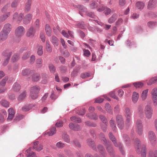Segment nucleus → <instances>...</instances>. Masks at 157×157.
Listing matches in <instances>:
<instances>
[{
	"instance_id": "46",
	"label": "nucleus",
	"mask_w": 157,
	"mask_h": 157,
	"mask_svg": "<svg viewBox=\"0 0 157 157\" xmlns=\"http://www.w3.org/2000/svg\"><path fill=\"white\" fill-rule=\"evenodd\" d=\"M43 47L42 45H40L38 47L37 53L40 56H42L43 54Z\"/></svg>"
},
{
	"instance_id": "23",
	"label": "nucleus",
	"mask_w": 157,
	"mask_h": 157,
	"mask_svg": "<svg viewBox=\"0 0 157 157\" xmlns=\"http://www.w3.org/2000/svg\"><path fill=\"white\" fill-rule=\"evenodd\" d=\"M56 130L55 127H52L51 128L49 132H47L44 133L45 135H48L49 136H52L55 134L56 133Z\"/></svg>"
},
{
	"instance_id": "21",
	"label": "nucleus",
	"mask_w": 157,
	"mask_h": 157,
	"mask_svg": "<svg viewBox=\"0 0 157 157\" xmlns=\"http://www.w3.org/2000/svg\"><path fill=\"white\" fill-rule=\"evenodd\" d=\"M10 15V12H8L0 16V22L5 21Z\"/></svg>"
},
{
	"instance_id": "19",
	"label": "nucleus",
	"mask_w": 157,
	"mask_h": 157,
	"mask_svg": "<svg viewBox=\"0 0 157 157\" xmlns=\"http://www.w3.org/2000/svg\"><path fill=\"white\" fill-rule=\"evenodd\" d=\"M32 3V0H28L25 5V12L26 13L29 12L30 10V7Z\"/></svg>"
},
{
	"instance_id": "51",
	"label": "nucleus",
	"mask_w": 157,
	"mask_h": 157,
	"mask_svg": "<svg viewBox=\"0 0 157 157\" xmlns=\"http://www.w3.org/2000/svg\"><path fill=\"white\" fill-rule=\"evenodd\" d=\"M49 68L51 72L53 73L55 72L56 69L53 65L52 64H49Z\"/></svg>"
},
{
	"instance_id": "26",
	"label": "nucleus",
	"mask_w": 157,
	"mask_h": 157,
	"mask_svg": "<svg viewBox=\"0 0 157 157\" xmlns=\"http://www.w3.org/2000/svg\"><path fill=\"white\" fill-rule=\"evenodd\" d=\"M157 82V76L151 78L147 82L148 85H151Z\"/></svg>"
},
{
	"instance_id": "14",
	"label": "nucleus",
	"mask_w": 157,
	"mask_h": 157,
	"mask_svg": "<svg viewBox=\"0 0 157 157\" xmlns=\"http://www.w3.org/2000/svg\"><path fill=\"white\" fill-rule=\"evenodd\" d=\"M109 136L110 139L113 143L114 145L116 147L118 146L120 149H121V151L122 149V146L121 144L119 143H118V144L116 143L115 138L111 133L110 132L109 133Z\"/></svg>"
},
{
	"instance_id": "37",
	"label": "nucleus",
	"mask_w": 157,
	"mask_h": 157,
	"mask_svg": "<svg viewBox=\"0 0 157 157\" xmlns=\"http://www.w3.org/2000/svg\"><path fill=\"white\" fill-rule=\"evenodd\" d=\"M156 25L155 22L150 21L147 22V26L149 28H152Z\"/></svg>"
},
{
	"instance_id": "54",
	"label": "nucleus",
	"mask_w": 157,
	"mask_h": 157,
	"mask_svg": "<svg viewBox=\"0 0 157 157\" xmlns=\"http://www.w3.org/2000/svg\"><path fill=\"white\" fill-rule=\"evenodd\" d=\"M83 54L85 56L88 57L90 55V52L88 50L84 49H83Z\"/></svg>"
},
{
	"instance_id": "64",
	"label": "nucleus",
	"mask_w": 157,
	"mask_h": 157,
	"mask_svg": "<svg viewBox=\"0 0 157 157\" xmlns=\"http://www.w3.org/2000/svg\"><path fill=\"white\" fill-rule=\"evenodd\" d=\"M107 149L109 152L110 153L112 152L113 151V149L112 147L109 144H108L106 146Z\"/></svg>"
},
{
	"instance_id": "34",
	"label": "nucleus",
	"mask_w": 157,
	"mask_h": 157,
	"mask_svg": "<svg viewBox=\"0 0 157 157\" xmlns=\"http://www.w3.org/2000/svg\"><path fill=\"white\" fill-rule=\"evenodd\" d=\"M98 149L99 152L102 155V156L101 157H104V155L103 154H104L105 152V149L103 147V146L101 145H99L98 147Z\"/></svg>"
},
{
	"instance_id": "31",
	"label": "nucleus",
	"mask_w": 157,
	"mask_h": 157,
	"mask_svg": "<svg viewBox=\"0 0 157 157\" xmlns=\"http://www.w3.org/2000/svg\"><path fill=\"white\" fill-rule=\"evenodd\" d=\"M117 17V16L116 14H113L112 16L108 20V22L110 24L113 23L116 20Z\"/></svg>"
},
{
	"instance_id": "20",
	"label": "nucleus",
	"mask_w": 157,
	"mask_h": 157,
	"mask_svg": "<svg viewBox=\"0 0 157 157\" xmlns=\"http://www.w3.org/2000/svg\"><path fill=\"white\" fill-rule=\"evenodd\" d=\"M136 6L138 9L141 10L144 8L145 3L143 2L139 1L136 3Z\"/></svg>"
},
{
	"instance_id": "62",
	"label": "nucleus",
	"mask_w": 157,
	"mask_h": 157,
	"mask_svg": "<svg viewBox=\"0 0 157 157\" xmlns=\"http://www.w3.org/2000/svg\"><path fill=\"white\" fill-rule=\"evenodd\" d=\"M105 108L106 110L108 112H111V109L110 105L109 103L106 104Z\"/></svg>"
},
{
	"instance_id": "4",
	"label": "nucleus",
	"mask_w": 157,
	"mask_h": 157,
	"mask_svg": "<svg viewBox=\"0 0 157 157\" xmlns=\"http://www.w3.org/2000/svg\"><path fill=\"white\" fill-rule=\"evenodd\" d=\"M148 138L152 144H154L156 142V138L155 133L152 131L148 132Z\"/></svg>"
},
{
	"instance_id": "9",
	"label": "nucleus",
	"mask_w": 157,
	"mask_h": 157,
	"mask_svg": "<svg viewBox=\"0 0 157 157\" xmlns=\"http://www.w3.org/2000/svg\"><path fill=\"white\" fill-rule=\"evenodd\" d=\"M32 14L29 13L25 15L23 19V22L24 24L27 25L29 24L32 18Z\"/></svg>"
},
{
	"instance_id": "15",
	"label": "nucleus",
	"mask_w": 157,
	"mask_h": 157,
	"mask_svg": "<svg viewBox=\"0 0 157 157\" xmlns=\"http://www.w3.org/2000/svg\"><path fill=\"white\" fill-rule=\"evenodd\" d=\"M125 115L126 119V121L128 123L131 120V114L130 109L128 108L125 109Z\"/></svg>"
},
{
	"instance_id": "13",
	"label": "nucleus",
	"mask_w": 157,
	"mask_h": 157,
	"mask_svg": "<svg viewBox=\"0 0 157 157\" xmlns=\"http://www.w3.org/2000/svg\"><path fill=\"white\" fill-rule=\"evenodd\" d=\"M8 116L7 118L8 121H10L12 120L14 117L15 112L14 110L12 108H10L8 110Z\"/></svg>"
},
{
	"instance_id": "41",
	"label": "nucleus",
	"mask_w": 157,
	"mask_h": 157,
	"mask_svg": "<svg viewBox=\"0 0 157 157\" xmlns=\"http://www.w3.org/2000/svg\"><path fill=\"white\" fill-rule=\"evenodd\" d=\"M149 157H157V150L150 151Z\"/></svg>"
},
{
	"instance_id": "3",
	"label": "nucleus",
	"mask_w": 157,
	"mask_h": 157,
	"mask_svg": "<svg viewBox=\"0 0 157 157\" xmlns=\"http://www.w3.org/2000/svg\"><path fill=\"white\" fill-rule=\"evenodd\" d=\"M24 16V14L23 13H21L18 14L17 12H15L13 15V20H16L17 22L19 23L22 21Z\"/></svg>"
},
{
	"instance_id": "7",
	"label": "nucleus",
	"mask_w": 157,
	"mask_h": 157,
	"mask_svg": "<svg viewBox=\"0 0 157 157\" xmlns=\"http://www.w3.org/2000/svg\"><path fill=\"white\" fill-rule=\"evenodd\" d=\"M136 132L139 135L143 133V126L140 120H138L136 122Z\"/></svg>"
},
{
	"instance_id": "35",
	"label": "nucleus",
	"mask_w": 157,
	"mask_h": 157,
	"mask_svg": "<svg viewBox=\"0 0 157 157\" xmlns=\"http://www.w3.org/2000/svg\"><path fill=\"white\" fill-rule=\"evenodd\" d=\"M26 92L25 91H24L19 96L18 98V100L19 101H22V100L25 98L26 96Z\"/></svg>"
},
{
	"instance_id": "29",
	"label": "nucleus",
	"mask_w": 157,
	"mask_h": 157,
	"mask_svg": "<svg viewBox=\"0 0 157 157\" xmlns=\"http://www.w3.org/2000/svg\"><path fill=\"white\" fill-rule=\"evenodd\" d=\"M46 51L49 53H51L52 52V48L48 40H47L46 42Z\"/></svg>"
},
{
	"instance_id": "2",
	"label": "nucleus",
	"mask_w": 157,
	"mask_h": 157,
	"mask_svg": "<svg viewBox=\"0 0 157 157\" xmlns=\"http://www.w3.org/2000/svg\"><path fill=\"white\" fill-rule=\"evenodd\" d=\"M152 99L155 106L157 105V87L152 89L151 92Z\"/></svg>"
},
{
	"instance_id": "49",
	"label": "nucleus",
	"mask_w": 157,
	"mask_h": 157,
	"mask_svg": "<svg viewBox=\"0 0 157 157\" xmlns=\"http://www.w3.org/2000/svg\"><path fill=\"white\" fill-rule=\"evenodd\" d=\"M18 6V2L17 0L13 1L11 3V6L12 8H16Z\"/></svg>"
},
{
	"instance_id": "55",
	"label": "nucleus",
	"mask_w": 157,
	"mask_h": 157,
	"mask_svg": "<svg viewBox=\"0 0 157 157\" xmlns=\"http://www.w3.org/2000/svg\"><path fill=\"white\" fill-rule=\"evenodd\" d=\"M109 95L110 97L113 98L117 100L118 99V97L115 95V92L114 91H112L110 92L109 93Z\"/></svg>"
},
{
	"instance_id": "24",
	"label": "nucleus",
	"mask_w": 157,
	"mask_h": 157,
	"mask_svg": "<svg viewBox=\"0 0 157 157\" xmlns=\"http://www.w3.org/2000/svg\"><path fill=\"white\" fill-rule=\"evenodd\" d=\"M40 88L38 86H34L31 88L30 92L39 93V92L40 90Z\"/></svg>"
},
{
	"instance_id": "32",
	"label": "nucleus",
	"mask_w": 157,
	"mask_h": 157,
	"mask_svg": "<svg viewBox=\"0 0 157 157\" xmlns=\"http://www.w3.org/2000/svg\"><path fill=\"white\" fill-rule=\"evenodd\" d=\"M62 138L63 140L67 143H69L70 140L69 136L65 132H64L62 135Z\"/></svg>"
},
{
	"instance_id": "38",
	"label": "nucleus",
	"mask_w": 157,
	"mask_h": 157,
	"mask_svg": "<svg viewBox=\"0 0 157 157\" xmlns=\"http://www.w3.org/2000/svg\"><path fill=\"white\" fill-rule=\"evenodd\" d=\"M8 78L7 76L5 77L0 82V86H4L8 80Z\"/></svg>"
},
{
	"instance_id": "48",
	"label": "nucleus",
	"mask_w": 157,
	"mask_h": 157,
	"mask_svg": "<svg viewBox=\"0 0 157 157\" xmlns=\"http://www.w3.org/2000/svg\"><path fill=\"white\" fill-rule=\"evenodd\" d=\"M142 157H146L145 146L143 145L141 149Z\"/></svg>"
},
{
	"instance_id": "42",
	"label": "nucleus",
	"mask_w": 157,
	"mask_h": 157,
	"mask_svg": "<svg viewBox=\"0 0 157 157\" xmlns=\"http://www.w3.org/2000/svg\"><path fill=\"white\" fill-rule=\"evenodd\" d=\"M1 104L5 107H8L9 106V102L5 100H2L1 101Z\"/></svg>"
},
{
	"instance_id": "52",
	"label": "nucleus",
	"mask_w": 157,
	"mask_h": 157,
	"mask_svg": "<svg viewBox=\"0 0 157 157\" xmlns=\"http://www.w3.org/2000/svg\"><path fill=\"white\" fill-rule=\"evenodd\" d=\"M111 11V10L109 8L107 7H105L104 13L105 15H107L109 14Z\"/></svg>"
},
{
	"instance_id": "50",
	"label": "nucleus",
	"mask_w": 157,
	"mask_h": 157,
	"mask_svg": "<svg viewBox=\"0 0 157 157\" xmlns=\"http://www.w3.org/2000/svg\"><path fill=\"white\" fill-rule=\"evenodd\" d=\"M65 144L61 141L59 142L56 144V146L59 148H61L64 147Z\"/></svg>"
},
{
	"instance_id": "39",
	"label": "nucleus",
	"mask_w": 157,
	"mask_h": 157,
	"mask_svg": "<svg viewBox=\"0 0 157 157\" xmlns=\"http://www.w3.org/2000/svg\"><path fill=\"white\" fill-rule=\"evenodd\" d=\"M38 95V93L30 92V96L31 98L33 99H35L37 98Z\"/></svg>"
},
{
	"instance_id": "63",
	"label": "nucleus",
	"mask_w": 157,
	"mask_h": 157,
	"mask_svg": "<svg viewBox=\"0 0 157 157\" xmlns=\"http://www.w3.org/2000/svg\"><path fill=\"white\" fill-rule=\"evenodd\" d=\"M100 118L102 122L106 125V123L107 122V121L106 118L102 115H100Z\"/></svg>"
},
{
	"instance_id": "30",
	"label": "nucleus",
	"mask_w": 157,
	"mask_h": 157,
	"mask_svg": "<svg viewBox=\"0 0 157 157\" xmlns=\"http://www.w3.org/2000/svg\"><path fill=\"white\" fill-rule=\"evenodd\" d=\"M51 42L54 46H57L58 45L59 42L58 39L56 37L54 36H52Z\"/></svg>"
},
{
	"instance_id": "12",
	"label": "nucleus",
	"mask_w": 157,
	"mask_h": 157,
	"mask_svg": "<svg viewBox=\"0 0 157 157\" xmlns=\"http://www.w3.org/2000/svg\"><path fill=\"white\" fill-rule=\"evenodd\" d=\"M12 26L9 23H6L5 24L2 31L9 34L11 31Z\"/></svg>"
},
{
	"instance_id": "28",
	"label": "nucleus",
	"mask_w": 157,
	"mask_h": 157,
	"mask_svg": "<svg viewBox=\"0 0 157 157\" xmlns=\"http://www.w3.org/2000/svg\"><path fill=\"white\" fill-rule=\"evenodd\" d=\"M148 89H147L143 91L141 94V98L143 100H145L147 98Z\"/></svg>"
},
{
	"instance_id": "6",
	"label": "nucleus",
	"mask_w": 157,
	"mask_h": 157,
	"mask_svg": "<svg viewBox=\"0 0 157 157\" xmlns=\"http://www.w3.org/2000/svg\"><path fill=\"white\" fill-rule=\"evenodd\" d=\"M11 54V52H10L6 51L3 52V54L6 59L3 63V65L5 66L7 64Z\"/></svg>"
},
{
	"instance_id": "40",
	"label": "nucleus",
	"mask_w": 157,
	"mask_h": 157,
	"mask_svg": "<svg viewBox=\"0 0 157 157\" xmlns=\"http://www.w3.org/2000/svg\"><path fill=\"white\" fill-rule=\"evenodd\" d=\"M98 5L96 1H92L90 5V8L91 9H94L96 8Z\"/></svg>"
},
{
	"instance_id": "57",
	"label": "nucleus",
	"mask_w": 157,
	"mask_h": 157,
	"mask_svg": "<svg viewBox=\"0 0 157 157\" xmlns=\"http://www.w3.org/2000/svg\"><path fill=\"white\" fill-rule=\"evenodd\" d=\"M94 142L91 139H89L87 140V144L89 146L93 147L94 146Z\"/></svg>"
},
{
	"instance_id": "8",
	"label": "nucleus",
	"mask_w": 157,
	"mask_h": 157,
	"mask_svg": "<svg viewBox=\"0 0 157 157\" xmlns=\"http://www.w3.org/2000/svg\"><path fill=\"white\" fill-rule=\"evenodd\" d=\"M116 121L118 127L120 129H122L124 127V122L122 116L117 115L116 117Z\"/></svg>"
},
{
	"instance_id": "58",
	"label": "nucleus",
	"mask_w": 157,
	"mask_h": 157,
	"mask_svg": "<svg viewBox=\"0 0 157 157\" xmlns=\"http://www.w3.org/2000/svg\"><path fill=\"white\" fill-rule=\"evenodd\" d=\"M90 74L87 73H82L81 75V77L82 78H85L90 76Z\"/></svg>"
},
{
	"instance_id": "17",
	"label": "nucleus",
	"mask_w": 157,
	"mask_h": 157,
	"mask_svg": "<svg viewBox=\"0 0 157 157\" xmlns=\"http://www.w3.org/2000/svg\"><path fill=\"white\" fill-rule=\"evenodd\" d=\"M40 78V76L39 74L35 73L32 75V80L33 82H38Z\"/></svg>"
},
{
	"instance_id": "33",
	"label": "nucleus",
	"mask_w": 157,
	"mask_h": 157,
	"mask_svg": "<svg viewBox=\"0 0 157 157\" xmlns=\"http://www.w3.org/2000/svg\"><path fill=\"white\" fill-rule=\"evenodd\" d=\"M133 84L136 88H140L144 86V84L140 82H137L133 83Z\"/></svg>"
},
{
	"instance_id": "5",
	"label": "nucleus",
	"mask_w": 157,
	"mask_h": 157,
	"mask_svg": "<svg viewBox=\"0 0 157 157\" xmlns=\"http://www.w3.org/2000/svg\"><path fill=\"white\" fill-rule=\"evenodd\" d=\"M153 110L151 108L149 105H147L145 109V113L146 117L150 119L152 114Z\"/></svg>"
},
{
	"instance_id": "47",
	"label": "nucleus",
	"mask_w": 157,
	"mask_h": 157,
	"mask_svg": "<svg viewBox=\"0 0 157 157\" xmlns=\"http://www.w3.org/2000/svg\"><path fill=\"white\" fill-rule=\"evenodd\" d=\"M19 56L18 54L14 55L12 58L11 60L13 62H15L17 61L19 59Z\"/></svg>"
},
{
	"instance_id": "36",
	"label": "nucleus",
	"mask_w": 157,
	"mask_h": 157,
	"mask_svg": "<svg viewBox=\"0 0 157 157\" xmlns=\"http://www.w3.org/2000/svg\"><path fill=\"white\" fill-rule=\"evenodd\" d=\"M70 119L71 121L78 123H79L81 122V120L80 118L77 117L75 116L71 117Z\"/></svg>"
},
{
	"instance_id": "53",
	"label": "nucleus",
	"mask_w": 157,
	"mask_h": 157,
	"mask_svg": "<svg viewBox=\"0 0 157 157\" xmlns=\"http://www.w3.org/2000/svg\"><path fill=\"white\" fill-rule=\"evenodd\" d=\"M40 26V20L37 19L34 23V27L36 29H38Z\"/></svg>"
},
{
	"instance_id": "60",
	"label": "nucleus",
	"mask_w": 157,
	"mask_h": 157,
	"mask_svg": "<svg viewBox=\"0 0 157 157\" xmlns=\"http://www.w3.org/2000/svg\"><path fill=\"white\" fill-rule=\"evenodd\" d=\"M104 99L100 98H98L95 99V102L98 103H101L103 101Z\"/></svg>"
},
{
	"instance_id": "56",
	"label": "nucleus",
	"mask_w": 157,
	"mask_h": 157,
	"mask_svg": "<svg viewBox=\"0 0 157 157\" xmlns=\"http://www.w3.org/2000/svg\"><path fill=\"white\" fill-rule=\"evenodd\" d=\"M110 125L113 131H114L116 128L115 125L114 123V121L113 120H111L110 121Z\"/></svg>"
},
{
	"instance_id": "1",
	"label": "nucleus",
	"mask_w": 157,
	"mask_h": 157,
	"mask_svg": "<svg viewBox=\"0 0 157 157\" xmlns=\"http://www.w3.org/2000/svg\"><path fill=\"white\" fill-rule=\"evenodd\" d=\"M25 29L22 26H18L15 29V35L18 37L22 36L25 33Z\"/></svg>"
},
{
	"instance_id": "16",
	"label": "nucleus",
	"mask_w": 157,
	"mask_h": 157,
	"mask_svg": "<svg viewBox=\"0 0 157 157\" xmlns=\"http://www.w3.org/2000/svg\"><path fill=\"white\" fill-rule=\"evenodd\" d=\"M34 72V71L33 70L26 69L22 70L21 74L23 76H28L29 75L33 74Z\"/></svg>"
},
{
	"instance_id": "11",
	"label": "nucleus",
	"mask_w": 157,
	"mask_h": 157,
	"mask_svg": "<svg viewBox=\"0 0 157 157\" xmlns=\"http://www.w3.org/2000/svg\"><path fill=\"white\" fill-rule=\"evenodd\" d=\"M156 0H150L147 4V8L149 10H152L156 6Z\"/></svg>"
},
{
	"instance_id": "59",
	"label": "nucleus",
	"mask_w": 157,
	"mask_h": 157,
	"mask_svg": "<svg viewBox=\"0 0 157 157\" xmlns=\"http://www.w3.org/2000/svg\"><path fill=\"white\" fill-rule=\"evenodd\" d=\"M78 8L81 10V11L82 12H85L86 10V9L84 6L82 5H78Z\"/></svg>"
},
{
	"instance_id": "18",
	"label": "nucleus",
	"mask_w": 157,
	"mask_h": 157,
	"mask_svg": "<svg viewBox=\"0 0 157 157\" xmlns=\"http://www.w3.org/2000/svg\"><path fill=\"white\" fill-rule=\"evenodd\" d=\"M9 34L1 31L0 33V41H4L8 38Z\"/></svg>"
},
{
	"instance_id": "45",
	"label": "nucleus",
	"mask_w": 157,
	"mask_h": 157,
	"mask_svg": "<svg viewBox=\"0 0 157 157\" xmlns=\"http://www.w3.org/2000/svg\"><path fill=\"white\" fill-rule=\"evenodd\" d=\"M32 108V105H25L22 108V110L23 111L26 112L29 111Z\"/></svg>"
},
{
	"instance_id": "27",
	"label": "nucleus",
	"mask_w": 157,
	"mask_h": 157,
	"mask_svg": "<svg viewBox=\"0 0 157 157\" xmlns=\"http://www.w3.org/2000/svg\"><path fill=\"white\" fill-rule=\"evenodd\" d=\"M45 30L47 35L50 36L51 35L52 31L50 26L48 25H46L45 27Z\"/></svg>"
},
{
	"instance_id": "10",
	"label": "nucleus",
	"mask_w": 157,
	"mask_h": 157,
	"mask_svg": "<svg viewBox=\"0 0 157 157\" xmlns=\"http://www.w3.org/2000/svg\"><path fill=\"white\" fill-rule=\"evenodd\" d=\"M35 32V30L33 27L31 26L27 30L26 35L28 37L33 38L34 36Z\"/></svg>"
},
{
	"instance_id": "44",
	"label": "nucleus",
	"mask_w": 157,
	"mask_h": 157,
	"mask_svg": "<svg viewBox=\"0 0 157 157\" xmlns=\"http://www.w3.org/2000/svg\"><path fill=\"white\" fill-rule=\"evenodd\" d=\"M20 86L17 83H15L13 86V90L16 91H19L20 89Z\"/></svg>"
},
{
	"instance_id": "25",
	"label": "nucleus",
	"mask_w": 157,
	"mask_h": 157,
	"mask_svg": "<svg viewBox=\"0 0 157 157\" xmlns=\"http://www.w3.org/2000/svg\"><path fill=\"white\" fill-rule=\"evenodd\" d=\"M36 66L38 68H40L43 65V60L41 58H39L36 60Z\"/></svg>"
},
{
	"instance_id": "22",
	"label": "nucleus",
	"mask_w": 157,
	"mask_h": 157,
	"mask_svg": "<svg viewBox=\"0 0 157 157\" xmlns=\"http://www.w3.org/2000/svg\"><path fill=\"white\" fill-rule=\"evenodd\" d=\"M139 95L138 93L134 92L132 96V100L133 102L135 103L137 101L139 97Z\"/></svg>"
},
{
	"instance_id": "43",
	"label": "nucleus",
	"mask_w": 157,
	"mask_h": 157,
	"mask_svg": "<svg viewBox=\"0 0 157 157\" xmlns=\"http://www.w3.org/2000/svg\"><path fill=\"white\" fill-rule=\"evenodd\" d=\"M31 148H30L26 150V152L29 153L28 155H27V157H35V153L34 152L30 153V151L31 150Z\"/></svg>"
},
{
	"instance_id": "61",
	"label": "nucleus",
	"mask_w": 157,
	"mask_h": 157,
	"mask_svg": "<svg viewBox=\"0 0 157 157\" xmlns=\"http://www.w3.org/2000/svg\"><path fill=\"white\" fill-rule=\"evenodd\" d=\"M63 123L62 121H58L55 124V125L57 127H60L63 126Z\"/></svg>"
}]
</instances>
